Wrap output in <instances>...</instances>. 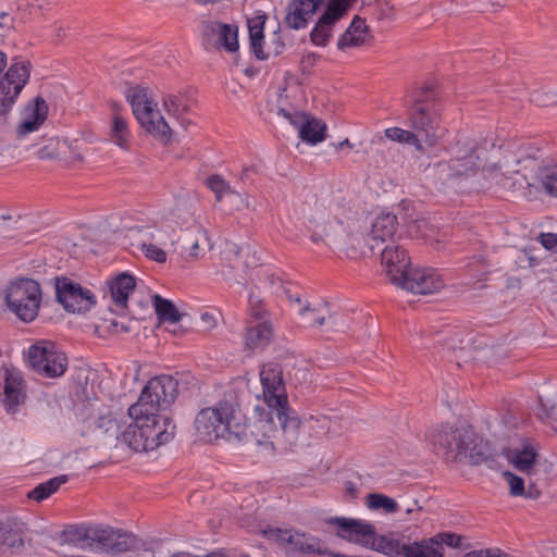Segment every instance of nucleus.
<instances>
[{"label": "nucleus", "instance_id": "obj_48", "mask_svg": "<svg viewBox=\"0 0 557 557\" xmlns=\"http://www.w3.org/2000/svg\"><path fill=\"white\" fill-rule=\"evenodd\" d=\"M467 267L471 273L475 272L473 275L478 276L479 278L485 276L488 273V264L482 256H473Z\"/></svg>", "mask_w": 557, "mask_h": 557}, {"label": "nucleus", "instance_id": "obj_34", "mask_svg": "<svg viewBox=\"0 0 557 557\" xmlns=\"http://www.w3.org/2000/svg\"><path fill=\"white\" fill-rule=\"evenodd\" d=\"M491 457L492 453L488 443L478 436L472 429V438L470 443H467L463 461H468L472 465H480L487 461Z\"/></svg>", "mask_w": 557, "mask_h": 557}, {"label": "nucleus", "instance_id": "obj_58", "mask_svg": "<svg viewBox=\"0 0 557 557\" xmlns=\"http://www.w3.org/2000/svg\"><path fill=\"white\" fill-rule=\"evenodd\" d=\"M541 495L540 490L535 487V485L531 484L529 485L528 490L524 488V495L527 498L530 499H537Z\"/></svg>", "mask_w": 557, "mask_h": 557}, {"label": "nucleus", "instance_id": "obj_8", "mask_svg": "<svg viewBox=\"0 0 557 557\" xmlns=\"http://www.w3.org/2000/svg\"><path fill=\"white\" fill-rule=\"evenodd\" d=\"M5 305L21 321L33 322L41 305V288L37 281L20 278L12 282L5 294Z\"/></svg>", "mask_w": 557, "mask_h": 557}, {"label": "nucleus", "instance_id": "obj_13", "mask_svg": "<svg viewBox=\"0 0 557 557\" xmlns=\"http://www.w3.org/2000/svg\"><path fill=\"white\" fill-rule=\"evenodd\" d=\"M54 281L55 298L67 312L85 313L96 305L90 289L65 276L55 277Z\"/></svg>", "mask_w": 557, "mask_h": 557}, {"label": "nucleus", "instance_id": "obj_62", "mask_svg": "<svg viewBox=\"0 0 557 557\" xmlns=\"http://www.w3.org/2000/svg\"><path fill=\"white\" fill-rule=\"evenodd\" d=\"M548 418H550L554 421H557V405L553 406L548 411Z\"/></svg>", "mask_w": 557, "mask_h": 557}, {"label": "nucleus", "instance_id": "obj_53", "mask_svg": "<svg viewBox=\"0 0 557 557\" xmlns=\"http://www.w3.org/2000/svg\"><path fill=\"white\" fill-rule=\"evenodd\" d=\"M41 124H39L38 122L29 119V117H25L23 122L20 123V125L17 126V135L20 137H24L26 135H28L29 133H33L35 132L36 129L39 128Z\"/></svg>", "mask_w": 557, "mask_h": 557}, {"label": "nucleus", "instance_id": "obj_43", "mask_svg": "<svg viewBox=\"0 0 557 557\" xmlns=\"http://www.w3.org/2000/svg\"><path fill=\"white\" fill-rule=\"evenodd\" d=\"M368 506L371 509H383L387 513H394L398 510L396 500L383 494H370Z\"/></svg>", "mask_w": 557, "mask_h": 557}, {"label": "nucleus", "instance_id": "obj_64", "mask_svg": "<svg viewBox=\"0 0 557 557\" xmlns=\"http://www.w3.org/2000/svg\"><path fill=\"white\" fill-rule=\"evenodd\" d=\"M351 146L352 145L350 144L349 139L346 138L345 140H343L338 144V149H343L344 147H351Z\"/></svg>", "mask_w": 557, "mask_h": 557}, {"label": "nucleus", "instance_id": "obj_2", "mask_svg": "<svg viewBox=\"0 0 557 557\" xmlns=\"http://www.w3.org/2000/svg\"><path fill=\"white\" fill-rule=\"evenodd\" d=\"M406 102L412 132L419 136L422 146H434L446 131L441 126V106L434 89L429 85L417 88L406 96Z\"/></svg>", "mask_w": 557, "mask_h": 557}, {"label": "nucleus", "instance_id": "obj_4", "mask_svg": "<svg viewBox=\"0 0 557 557\" xmlns=\"http://www.w3.org/2000/svg\"><path fill=\"white\" fill-rule=\"evenodd\" d=\"M133 422L122 432V441L135 451H149L171 442L176 425L173 420L158 412L129 416Z\"/></svg>", "mask_w": 557, "mask_h": 557}, {"label": "nucleus", "instance_id": "obj_6", "mask_svg": "<svg viewBox=\"0 0 557 557\" xmlns=\"http://www.w3.org/2000/svg\"><path fill=\"white\" fill-rule=\"evenodd\" d=\"M329 523L338 528L343 540L375 550L387 557H405L407 543L394 533L377 535L373 524L345 517H335Z\"/></svg>", "mask_w": 557, "mask_h": 557}, {"label": "nucleus", "instance_id": "obj_63", "mask_svg": "<svg viewBox=\"0 0 557 557\" xmlns=\"http://www.w3.org/2000/svg\"><path fill=\"white\" fill-rule=\"evenodd\" d=\"M249 172H250V170H249V169H247V168H246V169H244V170L242 171V173H240V180H242V181L247 180V178L249 177Z\"/></svg>", "mask_w": 557, "mask_h": 557}, {"label": "nucleus", "instance_id": "obj_14", "mask_svg": "<svg viewBox=\"0 0 557 557\" xmlns=\"http://www.w3.org/2000/svg\"><path fill=\"white\" fill-rule=\"evenodd\" d=\"M30 367L47 377H58L67 368V359L63 352L57 351L50 342L34 344L28 350Z\"/></svg>", "mask_w": 557, "mask_h": 557}, {"label": "nucleus", "instance_id": "obj_60", "mask_svg": "<svg viewBox=\"0 0 557 557\" xmlns=\"http://www.w3.org/2000/svg\"><path fill=\"white\" fill-rule=\"evenodd\" d=\"M345 491L347 494H349L351 497H356L357 494H358V487L356 486L355 483L350 482V481H347L345 483Z\"/></svg>", "mask_w": 557, "mask_h": 557}, {"label": "nucleus", "instance_id": "obj_23", "mask_svg": "<svg viewBox=\"0 0 557 557\" xmlns=\"http://www.w3.org/2000/svg\"><path fill=\"white\" fill-rule=\"evenodd\" d=\"M398 230V219L393 213H381L373 221L371 231L367 235V243L374 252L380 244H393Z\"/></svg>", "mask_w": 557, "mask_h": 557}, {"label": "nucleus", "instance_id": "obj_29", "mask_svg": "<svg viewBox=\"0 0 557 557\" xmlns=\"http://www.w3.org/2000/svg\"><path fill=\"white\" fill-rule=\"evenodd\" d=\"M136 287L135 276L124 272L116 275L110 283L109 288L113 302L121 309L126 308L128 296Z\"/></svg>", "mask_w": 557, "mask_h": 557}, {"label": "nucleus", "instance_id": "obj_40", "mask_svg": "<svg viewBox=\"0 0 557 557\" xmlns=\"http://www.w3.org/2000/svg\"><path fill=\"white\" fill-rule=\"evenodd\" d=\"M385 136L393 141L411 145L421 153L424 152L421 139L412 131H407L400 127H389L385 129Z\"/></svg>", "mask_w": 557, "mask_h": 557}, {"label": "nucleus", "instance_id": "obj_36", "mask_svg": "<svg viewBox=\"0 0 557 557\" xmlns=\"http://www.w3.org/2000/svg\"><path fill=\"white\" fill-rule=\"evenodd\" d=\"M154 239V228L146 225L128 227L124 235L125 244L141 251Z\"/></svg>", "mask_w": 557, "mask_h": 557}, {"label": "nucleus", "instance_id": "obj_39", "mask_svg": "<svg viewBox=\"0 0 557 557\" xmlns=\"http://www.w3.org/2000/svg\"><path fill=\"white\" fill-rule=\"evenodd\" d=\"M505 455L507 459L520 471H528L535 461L536 454L530 446L522 449L506 448Z\"/></svg>", "mask_w": 557, "mask_h": 557}, {"label": "nucleus", "instance_id": "obj_24", "mask_svg": "<svg viewBox=\"0 0 557 557\" xmlns=\"http://www.w3.org/2000/svg\"><path fill=\"white\" fill-rule=\"evenodd\" d=\"M438 165L448 171V177H467L476 173L480 166L479 156L474 145H471L465 151L458 150L448 162Z\"/></svg>", "mask_w": 557, "mask_h": 557}, {"label": "nucleus", "instance_id": "obj_50", "mask_svg": "<svg viewBox=\"0 0 557 557\" xmlns=\"http://www.w3.org/2000/svg\"><path fill=\"white\" fill-rule=\"evenodd\" d=\"M436 537L440 539L438 543H441L442 545L445 544L453 548L461 547L462 541L465 540L463 536L453 533V532H443V533L437 534Z\"/></svg>", "mask_w": 557, "mask_h": 557}, {"label": "nucleus", "instance_id": "obj_61", "mask_svg": "<svg viewBox=\"0 0 557 557\" xmlns=\"http://www.w3.org/2000/svg\"><path fill=\"white\" fill-rule=\"evenodd\" d=\"M66 35V28L63 27V26H59L57 27L55 29V40H61L62 38H64Z\"/></svg>", "mask_w": 557, "mask_h": 557}, {"label": "nucleus", "instance_id": "obj_51", "mask_svg": "<svg viewBox=\"0 0 557 557\" xmlns=\"http://www.w3.org/2000/svg\"><path fill=\"white\" fill-rule=\"evenodd\" d=\"M143 252L145 256L153 261H157L159 263H163L166 260V253L163 249L159 248L151 242L144 250Z\"/></svg>", "mask_w": 557, "mask_h": 557}, {"label": "nucleus", "instance_id": "obj_16", "mask_svg": "<svg viewBox=\"0 0 557 557\" xmlns=\"http://www.w3.org/2000/svg\"><path fill=\"white\" fill-rule=\"evenodd\" d=\"M305 227L312 243L329 246L335 242L336 235L342 228V222L331 216L330 212L320 205L315 206L313 212L306 216Z\"/></svg>", "mask_w": 557, "mask_h": 557}, {"label": "nucleus", "instance_id": "obj_37", "mask_svg": "<svg viewBox=\"0 0 557 557\" xmlns=\"http://www.w3.org/2000/svg\"><path fill=\"white\" fill-rule=\"evenodd\" d=\"M152 305L160 322L177 323L183 314L177 310L174 304L156 294L152 296Z\"/></svg>", "mask_w": 557, "mask_h": 557}, {"label": "nucleus", "instance_id": "obj_5", "mask_svg": "<svg viewBox=\"0 0 557 557\" xmlns=\"http://www.w3.org/2000/svg\"><path fill=\"white\" fill-rule=\"evenodd\" d=\"M257 418L250 430V437L258 444L280 434L287 446H297L301 435V420L298 413L289 406L282 405L272 410L256 407Z\"/></svg>", "mask_w": 557, "mask_h": 557}, {"label": "nucleus", "instance_id": "obj_18", "mask_svg": "<svg viewBox=\"0 0 557 557\" xmlns=\"http://www.w3.org/2000/svg\"><path fill=\"white\" fill-rule=\"evenodd\" d=\"M260 381L264 401L268 405L267 410H272L288 403L282 377V369L278 364L264 367L260 372Z\"/></svg>", "mask_w": 557, "mask_h": 557}, {"label": "nucleus", "instance_id": "obj_47", "mask_svg": "<svg viewBox=\"0 0 557 557\" xmlns=\"http://www.w3.org/2000/svg\"><path fill=\"white\" fill-rule=\"evenodd\" d=\"M504 478L509 484L510 494L512 496H523L524 495V481L522 478L516 475L510 471L504 472Z\"/></svg>", "mask_w": 557, "mask_h": 557}, {"label": "nucleus", "instance_id": "obj_3", "mask_svg": "<svg viewBox=\"0 0 557 557\" xmlns=\"http://www.w3.org/2000/svg\"><path fill=\"white\" fill-rule=\"evenodd\" d=\"M75 546L95 554H122L138 550L144 545L135 534L111 527H75L66 532Z\"/></svg>", "mask_w": 557, "mask_h": 557}, {"label": "nucleus", "instance_id": "obj_15", "mask_svg": "<svg viewBox=\"0 0 557 557\" xmlns=\"http://www.w3.org/2000/svg\"><path fill=\"white\" fill-rule=\"evenodd\" d=\"M202 45L207 50H225L236 52L238 45V27L218 21H205L201 26Z\"/></svg>", "mask_w": 557, "mask_h": 557}, {"label": "nucleus", "instance_id": "obj_56", "mask_svg": "<svg viewBox=\"0 0 557 557\" xmlns=\"http://www.w3.org/2000/svg\"><path fill=\"white\" fill-rule=\"evenodd\" d=\"M540 243L546 249L557 252V234H554V233L541 234Z\"/></svg>", "mask_w": 557, "mask_h": 557}, {"label": "nucleus", "instance_id": "obj_44", "mask_svg": "<svg viewBox=\"0 0 557 557\" xmlns=\"http://www.w3.org/2000/svg\"><path fill=\"white\" fill-rule=\"evenodd\" d=\"M125 97L132 108H138V103L147 106H156L147 95V88L139 85L129 86L125 91Z\"/></svg>", "mask_w": 557, "mask_h": 557}, {"label": "nucleus", "instance_id": "obj_52", "mask_svg": "<svg viewBox=\"0 0 557 557\" xmlns=\"http://www.w3.org/2000/svg\"><path fill=\"white\" fill-rule=\"evenodd\" d=\"M57 145L58 143L54 138L49 139L47 145L38 149L37 157L39 159H52L57 157Z\"/></svg>", "mask_w": 557, "mask_h": 557}, {"label": "nucleus", "instance_id": "obj_22", "mask_svg": "<svg viewBox=\"0 0 557 557\" xmlns=\"http://www.w3.org/2000/svg\"><path fill=\"white\" fill-rule=\"evenodd\" d=\"M325 0H292L286 8L285 23L292 29H304Z\"/></svg>", "mask_w": 557, "mask_h": 557}, {"label": "nucleus", "instance_id": "obj_19", "mask_svg": "<svg viewBox=\"0 0 557 557\" xmlns=\"http://www.w3.org/2000/svg\"><path fill=\"white\" fill-rule=\"evenodd\" d=\"M381 264L384 267L389 281L396 285L411 268L407 249L398 242L386 244L381 250Z\"/></svg>", "mask_w": 557, "mask_h": 557}, {"label": "nucleus", "instance_id": "obj_41", "mask_svg": "<svg viewBox=\"0 0 557 557\" xmlns=\"http://www.w3.org/2000/svg\"><path fill=\"white\" fill-rule=\"evenodd\" d=\"M537 181L549 196L557 197V169L541 168L536 174Z\"/></svg>", "mask_w": 557, "mask_h": 557}, {"label": "nucleus", "instance_id": "obj_42", "mask_svg": "<svg viewBox=\"0 0 557 557\" xmlns=\"http://www.w3.org/2000/svg\"><path fill=\"white\" fill-rule=\"evenodd\" d=\"M25 114L26 117H29L38 122L39 124H42L48 115V106L46 103V100L42 97L37 96L34 99V102L29 103L25 108Z\"/></svg>", "mask_w": 557, "mask_h": 557}, {"label": "nucleus", "instance_id": "obj_11", "mask_svg": "<svg viewBox=\"0 0 557 557\" xmlns=\"http://www.w3.org/2000/svg\"><path fill=\"white\" fill-rule=\"evenodd\" d=\"M356 2L357 0H325L324 10L310 32L311 42L319 47L327 46L335 26Z\"/></svg>", "mask_w": 557, "mask_h": 557}, {"label": "nucleus", "instance_id": "obj_25", "mask_svg": "<svg viewBox=\"0 0 557 557\" xmlns=\"http://www.w3.org/2000/svg\"><path fill=\"white\" fill-rule=\"evenodd\" d=\"M162 102L166 112L176 119L184 128H187V125L190 122L187 119V115L195 103L191 95L187 91L168 94L162 98Z\"/></svg>", "mask_w": 557, "mask_h": 557}, {"label": "nucleus", "instance_id": "obj_35", "mask_svg": "<svg viewBox=\"0 0 557 557\" xmlns=\"http://www.w3.org/2000/svg\"><path fill=\"white\" fill-rule=\"evenodd\" d=\"M504 168H508L507 162L506 163H495L488 166H485L483 169V174L486 180L490 181V186H498L503 189H510L515 186L511 176L508 174L515 173L517 174L519 172L518 169H513L511 171H507L506 173L503 172Z\"/></svg>", "mask_w": 557, "mask_h": 557}, {"label": "nucleus", "instance_id": "obj_26", "mask_svg": "<svg viewBox=\"0 0 557 557\" xmlns=\"http://www.w3.org/2000/svg\"><path fill=\"white\" fill-rule=\"evenodd\" d=\"M112 117L108 131L109 140L123 150H129L132 145V131L125 116L120 112L116 103L112 104Z\"/></svg>", "mask_w": 557, "mask_h": 557}, {"label": "nucleus", "instance_id": "obj_54", "mask_svg": "<svg viewBox=\"0 0 557 557\" xmlns=\"http://www.w3.org/2000/svg\"><path fill=\"white\" fill-rule=\"evenodd\" d=\"M107 329L109 332H111L113 334H121V333H129L132 330V326L129 323H124L122 321L113 319L109 322Z\"/></svg>", "mask_w": 557, "mask_h": 557}, {"label": "nucleus", "instance_id": "obj_57", "mask_svg": "<svg viewBox=\"0 0 557 557\" xmlns=\"http://www.w3.org/2000/svg\"><path fill=\"white\" fill-rule=\"evenodd\" d=\"M278 114L286 119L294 126H298L299 122H301L304 114H299L298 112H289L285 109H280Z\"/></svg>", "mask_w": 557, "mask_h": 557}, {"label": "nucleus", "instance_id": "obj_20", "mask_svg": "<svg viewBox=\"0 0 557 557\" xmlns=\"http://www.w3.org/2000/svg\"><path fill=\"white\" fill-rule=\"evenodd\" d=\"M396 286L414 294H432L444 286L441 276L433 269H412L410 268L400 278Z\"/></svg>", "mask_w": 557, "mask_h": 557}, {"label": "nucleus", "instance_id": "obj_45", "mask_svg": "<svg viewBox=\"0 0 557 557\" xmlns=\"http://www.w3.org/2000/svg\"><path fill=\"white\" fill-rule=\"evenodd\" d=\"M199 237H205L201 230H197V234L195 236L186 234L183 238V249L184 251H188V256L190 258L196 259L199 256Z\"/></svg>", "mask_w": 557, "mask_h": 557}, {"label": "nucleus", "instance_id": "obj_30", "mask_svg": "<svg viewBox=\"0 0 557 557\" xmlns=\"http://www.w3.org/2000/svg\"><path fill=\"white\" fill-rule=\"evenodd\" d=\"M368 26L366 21L356 15L349 27L341 35L337 41V48L345 50L350 47H359L366 41Z\"/></svg>", "mask_w": 557, "mask_h": 557}, {"label": "nucleus", "instance_id": "obj_27", "mask_svg": "<svg viewBox=\"0 0 557 557\" xmlns=\"http://www.w3.org/2000/svg\"><path fill=\"white\" fill-rule=\"evenodd\" d=\"M26 392L24 380L16 374L9 373L4 381V408L14 414L18 411L21 405L25 403Z\"/></svg>", "mask_w": 557, "mask_h": 557}, {"label": "nucleus", "instance_id": "obj_49", "mask_svg": "<svg viewBox=\"0 0 557 557\" xmlns=\"http://www.w3.org/2000/svg\"><path fill=\"white\" fill-rule=\"evenodd\" d=\"M325 326L329 331H345L348 325L345 322L344 314L341 313H330L327 311V317L325 315Z\"/></svg>", "mask_w": 557, "mask_h": 557}, {"label": "nucleus", "instance_id": "obj_12", "mask_svg": "<svg viewBox=\"0 0 557 557\" xmlns=\"http://www.w3.org/2000/svg\"><path fill=\"white\" fill-rule=\"evenodd\" d=\"M267 18L265 13H258L247 21L250 50L258 60H268L271 57H277L285 50V42L280 30L273 32L270 41L265 44L264 25Z\"/></svg>", "mask_w": 557, "mask_h": 557}, {"label": "nucleus", "instance_id": "obj_9", "mask_svg": "<svg viewBox=\"0 0 557 557\" xmlns=\"http://www.w3.org/2000/svg\"><path fill=\"white\" fill-rule=\"evenodd\" d=\"M7 54L0 50V115H5L15 103L30 77V62L13 60L7 72Z\"/></svg>", "mask_w": 557, "mask_h": 557}, {"label": "nucleus", "instance_id": "obj_38", "mask_svg": "<svg viewBox=\"0 0 557 557\" xmlns=\"http://www.w3.org/2000/svg\"><path fill=\"white\" fill-rule=\"evenodd\" d=\"M69 480L67 475L54 476L46 482L38 484L32 491L28 492L27 497L36 502H42L55 493L60 486L66 483Z\"/></svg>", "mask_w": 557, "mask_h": 557}, {"label": "nucleus", "instance_id": "obj_28", "mask_svg": "<svg viewBox=\"0 0 557 557\" xmlns=\"http://www.w3.org/2000/svg\"><path fill=\"white\" fill-rule=\"evenodd\" d=\"M284 293L287 295L292 304L299 307L298 313L309 326L322 327L325 325V313H327L326 305H319L317 307H311L309 304L302 305V300L299 295H292L285 287Z\"/></svg>", "mask_w": 557, "mask_h": 557}, {"label": "nucleus", "instance_id": "obj_1", "mask_svg": "<svg viewBox=\"0 0 557 557\" xmlns=\"http://www.w3.org/2000/svg\"><path fill=\"white\" fill-rule=\"evenodd\" d=\"M251 429L234 393H226L213 406L202 408L195 418L197 436L206 443L220 438L244 441Z\"/></svg>", "mask_w": 557, "mask_h": 557}, {"label": "nucleus", "instance_id": "obj_55", "mask_svg": "<svg viewBox=\"0 0 557 557\" xmlns=\"http://www.w3.org/2000/svg\"><path fill=\"white\" fill-rule=\"evenodd\" d=\"M463 557H509L507 554L500 550L493 549H480L467 553Z\"/></svg>", "mask_w": 557, "mask_h": 557}, {"label": "nucleus", "instance_id": "obj_59", "mask_svg": "<svg viewBox=\"0 0 557 557\" xmlns=\"http://www.w3.org/2000/svg\"><path fill=\"white\" fill-rule=\"evenodd\" d=\"M249 304L251 306V314L257 319V320H260L263 318V313H264V310L260 307H256L255 306V301H253V298L250 297L249 298Z\"/></svg>", "mask_w": 557, "mask_h": 557}, {"label": "nucleus", "instance_id": "obj_32", "mask_svg": "<svg viewBox=\"0 0 557 557\" xmlns=\"http://www.w3.org/2000/svg\"><path fill=\"white\" fill-rule=\"evenodd\" d=\"M297 128L299 131V137L308 144L317 145L325 138L326 125L315 117L307 119V116L304 115Z\"/></svg>", "mask_w": 557, "mask_h": 557}, {"label": "nucleus", "instance_id": "obj_31", "mask_svg": "<svg viewBox=\"0 0 557 557\" xmlns=\"http://www.w3.org/2000/svg\"><path fill=\"white\" fill-rule=\"evenodd\" d=\"M273 330L269 322H258L247 327L245 344L250 349H263L272 338Z\"/></svg>", "mask_w": 557, "mask_h": 557}, {"label": "nucleus", "instance_id": "obj_7", "mask_svg": "<svg viewBox=\"0 0 557 557\" xmlns=\"http://www.w3.org/2000/svg\"><path fill=\"white\" fill-rule=\"evenodd\" d=\"M177 395L176 379L166 374L154 376L145 385L138 400L128 408V416L165 411L174 404Z\"/></svg>", "mask_w": 557, "mask_h": 557}, {"label": "nucleus", "instance_id": "obj_17", "mask_svg": "<svg viewBox=\"0 0 557 557\" xmlns=\"http://www.w3.org/2000/svg\"><path fill=\"white\" fill-rule=\"evenodd\" d=\"M275 539L293 556L317 554L329 557L331 554L320 539L308 533L277 529Z\"/></svg>", "mask_w": 557, "mask_h": 557}, {"label": "nucleus", "instance_id": "obj_46", "mask_svg": "<svg viewBox=\"0 0 557 557\" xmlns=\"http://www.w3.org/2000/svg\"><path fill=\"white\" fill-rule=\"evenodd\" d=\"M206 184L215 194L218 200H221L222 195L230 189V185L218 174L209 176Z\"/></svg>", "mask_w": 557, "mask_h": 557}, {"label": "nucleus", "instance_id": "obj_21", "mask_svg": "<svg viewBox=\"0 0 557 557\" xmlns=\"http://www.w3.org/2000/svg\"><path fill=\"white\" fill-rule=\"evenodd\" d=\"M135 117L138 123L149 134L163 144H168L171 139L172 129L153 106L140 104L138 108H132Z\"/></svg>", "mask_w": 557, "mask_h": 557}, {"label": "nucleus", "instance_id": "obj_33", "mask_svg": "<svg viewBox=\"0 0 557 557\" xmlns=\"http://www.w3.org/2000/svg\"><path fill=\"white\" fill-rule=\"evenodd\" d=\"M405 557H443L444 548L435 537L407 543Z\"/></svg>", "mask_w": 557, "mask_h": 557}, {"label": "nucleus", "instance_id": "obj_10", "mask_svg": "<svg viewBox=\"0 0 557 557\" xmlns=\"http://www.w3.org/2000/svg\"><path fill=\"white\" fill-rule=\"evenodd\" d=\"M472 438V428L442 425L431 437L434 451L448 462L463 461L467 443Z\"/></svg>", "mask_w": 557, "mask_h": 557}]
</instances>
